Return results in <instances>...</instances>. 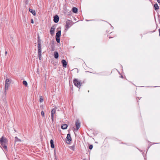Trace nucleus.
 Instances as JSON below:
<instances>
[{
	"mask_svg": "<svg viewBox=\"0 0 160 160\" xmlns=\"http://www.w3.org/2000/svg\"><path fill=\"white\" fill-rule=\"evenodd\" d=\"M155 9L156 10L158 9H159V7L157 4H155L154 5Z\"/></svg>",
	"mask_w": 160,
	"mask_h": 160,
	"instance_id": "21",
	"label": "nucleus"
},
{
	"mask_svg": "<svg viewBox=\"0 0 160 160\" xmlns=\"http://www.w3.org/2000/svg\"><path fill=\"white\" fill-rule=\"evenodd\" d=\"M159 35L160 36V28L159 29Z\"/></svg>",
	"mask_w": 160,
	"mask_h": 160,
	"instance_id": "29",
	"label": "nucleus"
},
{
	"mask_svg": "<svg viewBox=\"0 0 160 160\" xmlns=\"http://www.w3.org/2000/svg\"><path fill=\"white\" fill-rule=\"evenodd\" d=\"M29 10L34 16L36 15V12L35 10L30 8L29 9Z\"/></svg>",
	"mask_w": 160,
	"mask_h": 160,
	"instance_id": "11",
	"label": "nucleus"
},
{
	"mask_svg": "<svg viewBox=\"0 0 160 160\" xmlns=\"http://www.w3.org/2000/svg\"><path fill=\"white\" fill-rule=\"evenodd\" d=\"M39 42L41 43L40 40V39H38V43Z\"/></svg>",
	"mask_w": 160,
	"mask_h": 160,
	"instance_id": "26",
	"label": "nucleus"
},
{
	"mask_svg": "<svg viewBox=\"0 0 160 160\" xmlns=\"http://www.w3.org/2000/svg\"><path fill=\"white\" fill-rule=\"evenodd\" d=\"M67 142L68 143H69L70 142V141H71V137L70 135L69 134H68L67 135Z\"/></svg>",
	"mask_w": 160,
	"mask_h": 160,
	"instance_id": "8",
	"label": "nucleus"
},
{
	"mask_svg": "<svg viewBox=\"0 0 160 160\" xmlns=\"http://www.w3.org/2000/svg\"><path fill=\"white\" fill-rule=\"evenodd\" d=\"M56 113V109L55 108H53L52 109L51 112V118L52 119V122L53 121L54 116Z\"/></svg>",
	"mask_w": 160,
	"mask_h": 160,
	"instance_id": "5",
	"label": "nucleus"
},
{
	"mask_svg": "<svg viewBox=\"0 0 160 160\" xmlns=\"http://www.w3.org/2000/svg\"><path fill=\"white\" fill-rule=\"evenodd\" d=\"M15 141L16 142H20L21 141V140L20 139L18 138L17 137H15Z\"/></svg>",
	"mask_w": 160,
	"mask_h": 160,
	"instance_id": "19",
	"label": "nucleus"
},
{
	"mask_svg": "<svg viewBox=\"0 0 160 160\" xmlns=\"http://www.w3.org/2000/svg\"><path fill=\"white\" fill-rule=\"evenodd\" d=\"M38 52H42L41 43L38 42Z\"/></svg>",
	"mask_w": 160,
	"mask_h": 160,
	"instance_id": "7",
	"label": "nucleus"
},
{
	"mask_svg": "<svg viewBox=\"0 0 160 160\" xmlns=\"http://www.w3.org/2000/svg\"><path fill=\"white\" fill-rule=\"evenodd\" d=\"M54 57L56 58H58V53L57 52H55L54 53Z\"/></svg>",
	"mask_w": 160,
	"mask_h": 160,
	"instance_id": "14",
	"label": "nucleus"
},
{
	"mask_svg": "<svg viewBox=\"0 0 160 160\" xmlns=\"http://www.w3.org/2000/svg\"><path fill=\"white\" fill-rule=\"evenodd\" d=\"M23 85H24L25 86H27L28 85V83L26 81H23Z\"/></svg>",
	"mask_w": 160,
	"mask_h": 160,
	"instance_id": "20",
	"label": "nucleus"
},
{
	"mask_svg": "<svg viewBox=\"0 0 160 160\" xmlns=\"http://www.w3.org/2000/svg\"><path fill=\"white\" fill-rule=\"evenodd\" d=\"M7 51H6V52H5V54H7Z\"/></svg>",
	"mask_w": 160,
	"mask_h": 160,
	"instance_id": "30",
	"label": "nucleus"
},
{
	"mask_svg": "<svg viewBox=\"0 0 160 160\" xmlns=\"http://www.w3.org/2000/svg\"><path fill=\"white\" fill-rule=\"evenodd\" d=\"M68 125L65 124H62L61 126V128L63 129H66L67 128Z\"/></svg>",
	"mask_w": 160,
	"mask_h": 160,
	"instance_id": "15",
	"label": "nucleus"
},
{
	"mask_svg": "<svg viewBox=\"0 0 160 160\" xmlns=\"http://www.w3.org/2000/svg\"><path fill=\"white\" fill-rule=\"evenodd\" d=\"M75 125L76 128V130L77 131L80 127V123L79 121L77 120L76 122Z\"/></svg>",
	"mask_w": 160,
	"mask_h": 160,
	"instance_id": "6",
	"label": "nucleus"
},
{
	"mask_svg": "<svg viewBox=\"0 0 160 160\" xmlns=\"http://www.w3.org/2000/svg\"><path fill=\"white\" fill-rule=\"evenodd\" d=\"M27 1H28V0H27Z\"/></svg>",
	"mask_w": 160,
	"mask_h": 160,
	"instance_id": "31",
	"label": "nucleus"
},
{
	"mask_svg": "<svg viewBox=\"0 0 160 160\" xmlns=\"http://www.w3.org/2000/svg\"><path fill=\"white\" fill-rule=\"evenodd\" d=\"M72 22L71 21L68 20L66 22L65 30H68L72 26Z\"/></svg>",
	"mask_w": 160,
	"mask_h": 160,
	"instance_id": "3",
	"label": "nucleus"
},
{
	"mask_svg": "<svg viewBox=\"0 0 160 160\" xmlns=\"http://www.w3.org/2000/svg\"><path fill=\"white\" fill-rule=\"evenodd\" d=\"M10 83L11 82L8 79H7L6 80L4 88L5 92L8 89V87L9 86Z\"/></svg>",
	"mask_w": 160,
	"mask_h": 160,
	"instance_id": "2",
	"label": "nucleus"
},
{
	"mask_svg": "<svg viewBox=\"0 0 160 160\" xmlns=\"http://www.w3.org/2000/svg\"><path fill=\"white\" fill-rule=\"evenodd\" d=\"M72 10L73 12L76 13L78 12V9L77 8L74 7L72 8Z\"/></svg>",
	"mask_w": 160,
	"mask_h": 160,
	"instance_id": "17",
	"label": "nucleus"
},
{
	"mask_svg": "<svg viewBox=\"0 0 160 160\" xmlns=\"http://www.w3.org/2000/svg\"><path fill=\"white\" fill-rule=\"evenodd\" d=\"M55 29V28L54 26H52L50 30V33L51 35H52L54 34V32Z\"/></svg>",
	"mask_w": 160,
	"mask_h": 160,
	"instance_id": "10",
	"label": "nucleus"
},
{
	"mask_svg": "<svg viewBox=\"0 0 160 160\" xmlns=\"http://www.w3.org/2000/svg\"><path fill=\"white\" fill-rule=\"evenodd\" d=\"M61 34V32L60 31H59L56 33V38H60Z\"/></svg>",
	"mask_w": 160,
	"mask_h": 160,
	"instance_id": "13",
	"label": "nucleus"
},
{
	"mask_svg": "<svg viewBox=\"0 0 160 160\" xmlns=\"http://www.w3.org/2000/svg\"><path fill=\"white\" fill-rule=\"evenodd\" d=\"M56 39L58 42H60V38H56Z\"/></svg>",
	"mask_w": 160,
	"mask_h": 160,
	"instance_id": "23",
	"label": "nucleus"
},
{
	"mask_svg": "<svg viewBox=\"0 0 160 160\" xmlns=\"http://www.w3.org/2000/svg\"><path fill=\"white\" fill-rule=\"evenodd\" d=\"M0 142L3 148L5 149H7V147L6 144L7 143V140L6 138L2 136L0 139Z\"/></svg>",
	"mask_w": 160,
	"mask_h": 160,
	"instance_id": "1",
	"label": "nucleus"
},
{
	"mask_svg": "<svg viewBox=\"0 0 160 160\" xmlns=\"http://www.w3.org/2000/svg\"><path fill=\"white\" fill-rule=\"evenodd\" d=\"M43 101V99L42 98V97H40V102H42Z\"/></svg>",
	"mask_w": 160,
	"mask_h": 160,
	"instance_id": "24",
	"label": "nucleus"
},
{
	"mask_svg": "<svg viewBox=\"0 0 160 160\" xmlns=\"http://www.w3.org/2000/svg\"><path fill=\"white\" fill-rule=\"evenodd\" d=\"M157 1L158 3H160V0H157Z\"/></svg>",
	"mask_w": 160,
	"mask_h": 160,
	"instance_id": "28",
	"label": "nucleus"
},
{
	"mask_svg": "<svg viewBox=\"0 0 160 160\" xmlns=\"http://www.w3.org/2000/svg\"><path fill=\"white\" fill-rule=\"evenodd\" d=\"M31 23H34V21H33V19H31Z\"/></svg>",
	"mask_w": 160,
	"mask_h": 160,
	"instance_id": "27",
	"label": "nucleus"
},
{
	"mask_svg": "<svg viewBox=\"0 0 160 160\" xmlns=\"http://www.w3.org/2000/svg\"><path fill=\"white\" fill-rule=\"evenodd\" d=\"M93 148V146L92 145H91L89 146V148L90 149H92Z\"/></svg>",
	"mask_w": 160,
	"mask_h": 160,
	"instance_id": "25",
	"label": "nucleus"
},
{
	"mask_svg": "<svg viewBox=\"0 0 160 160\" xmlns=\"http://www.w3.org/2000/svg\"><path fill=\"white\" fill-rule=\"evenodd\" d=\"M59 18L58 15H56L55 16H54L53 19V21L55 22H58L59 21Z\"/></svg>",
	"mask_w": 160,
	"mask_h": 160,
	"instance_id": "9",
	"label": "nucleus"
},
{
	"mask_svg": "<svg viewBox=\"0 0 160 160\" xmlns=\"http://www.w3.org/2000/svg\"><path fill=\"white\" fill-rule=\"evenodd\" d=\"M73 82L75 86L79 88H80L81 83L80 81L76 79H75L73 81Z\"/></svg>",
	"mask_w": 160,
	"mask_h": 160,
	"instance_id": "4",
	"label": "nucleus"
},
{
	"mask_svg": "<svg viewBox=\"0 0 160 160\" xmlns=\"http://www.w3.org/2000/svg\"><path fill=\"white\" fill-rule=\"evenodd\" d=\"M41 114L42 117H45L44 112L43 111H42L41 112Z\"/></svg>",
	"mask_w": 160,
	"mask_h": 160,
	"instance_id": "22",
	"label": "nucleus"
},
{
	"mask_svg": "<svg viewBox=\"0 0 160 160\" xmlns=\"http://www.w3.org/2000/svg\"><path fill=\"white\" fill-rule=\"evenodd\" d=\"M50 144L51 147L52 148H54V145L53 143V140L52 139H51L50 140Z\"/></svg>",
	"mask_w": 160,
	"mask_h": 160,
	"instance_id": "16",
	"label": "nucleus"
},
{
	"mask_svg": "<svg viewBox=\"0 0 160 160\" xmlns=\"http://www.w3.org/2000/svg\"><path fill=\"white\" fill-rule=\"evenodd\" d=\"M62 63L63 66L65 68H66L67 65L66 61L65 60H62Z\"/></svg>",
	"mask_w": 160,
	"mask_h": 160,
	"instance_id": "12",
	"label": "nucleus"
},
{
	"mask_svg": "<svg viewBox=\"0 0 160 160\" xmlns=\"http://www.w3.org/2000/svg\"><path fill=\"white\" fill-rule=\"evenodd\" d=\"M42 52H38L39 59L40 60H41L42 59Z\"/></svg>",
	"mask_w": 160,
	"mask_h": 160,
	"instance_id": "18",
	"label": "nucleus"
}]
</instances>
